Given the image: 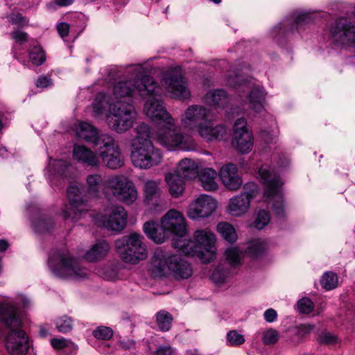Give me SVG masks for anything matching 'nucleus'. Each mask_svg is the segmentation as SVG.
Instances as JSON below:
<instances>
[{
  "mask_svg": "<svg viewBox=\"0 0 355 355\" xmlns=\"http://www.w3.org/2000/svg\"><path fill=\"white\" fill-rule=\"evenodd\" d=\"M22 324L19 304L13 301H0V338H4L6 347L12 355H24L28 352V338Z\"/></svg>",
  "mask_w": 355,
  "mask_h": 355,
  "instance_id": "nucleus-1",
  "label": "nucleus"
},
{
  "mask_svg": "<svg viewBox=\"0 0 355 355\" xmlns=\"http://www.w3.org/2000/svg\"><path fill=\"white\" fill-rule=\"evenodd\" d=\"M136 135L131 141V161L135 167L148 169L162 162V153L154 146L148 125L141 123L135 128Z\"/></svg>",
  "mask_w": 355,
  "mask_h": 355,
  "instance_id": "nucleus-2",
  "label": "nucleus"
},
{
  "mask_svg": "<svg viewBox=\"0 0 355 355\" xmlns=\"http://www.w3.org/2000/svg\"><path fill=\"white\" fill-rule=\"evenodd\" d=\"M151 272L154 277L173 276L175 279H188L193 274L191 265L180 254H169L157 250L151 259Z\"/></svg>",
  "mask_w": 355,
  "mask_h": 355,
  "instance_id": "nucleus-3",
  "label": "nucleus"
},
{
  "mask_svg": "<svg viewBox=\"0 0 355 355\" xmlns=\"http://www.w3.org/2000/svg\"><path fill=\"white\" fill-rule=\"evenodd\" d=\"M162 226L153 221L146 222L144 225V231L146 235L157 243H162L166 239V234L171 233L176 236L173 245L179 239H184L187 233L185 219L183 214L179 211L170 209L162 217Z\"/></svg>",
  "mask_w": 355,
  "mask_h": 355,
  "instance_id": "nucleus-4",
  "label": "nucleus"
},
{
  "mask_svg": "<svg viewBox=\"0 0 355 355\" xmlns=\"http://www.w3.org/2000/svg\"><path fill=\"white\" fill-rule=\"evenodd\" d=\"M216 236L207 228L194 232L193 240L179 239L173 244L175 248L179 249L187 255L197 257L204 263H209L215 258Z\"/></svg>",
  "mask_w": 355,
  "mask_h": 355,
  "instance_id": "nucleus-5",
  "label": "nucleus"
},
{
  "mask_svg": "<svg viewBox=\"0 0 355 355\" xmlns=\"http://www.w3.org/2000/svg\"><path fill=\"white\" fill-rule=\"evenodd\" d=\"M159 87L154 78L149 75H142L137 78L121 80L113 87V96L119 100L153 96L159 93Z\"/></svg>",
  "mask_w": 355,
  "mask_h": 355,
  "instance_id": "nucleus-6",
  "label": "nucleus"
},
{
  "mask_svg": "<svg viewBox=\"0 0 355 355\" xmlns=\"http://www.w3.org/2000/svg\"><path fill=\"white\" fill-rule=\"evenodd\" d=\"M49 261L50 267L58 276L78 279L87 275V270L80 266L78 261L66 248L52 252Z\"/></svg>",
  "mask_w": 355,
  "mask_h": 355,
  "instance_id": "nucleus-7",
  "label": "nucleus"
},
{
  "mask_svg": "<svg viewBox=\"0 0 355 355\" xmlns=\"http://www.w3.org/2000/svg\"><path fill=\"white\" fill-rule=\"evenodd\" d=\"M153 137L162 146L169 150H191L195 147L192 139L187 137L175 124L173 118V125L164 123L153 135Z\"/></svg>",
  "mask_w": 355,
  "mask_h": 355,
  "instance_id": "nucleus-8",
  "label": "nucleus"
},
{
  "mask_svg": "<svg viewBox=\"0 0 355 355\" xmlns=\"http://www.w3.org/2000/svg\"><path fill=\"white\" fill-rule=\"evenodd\" d=\"M137 119V114L132 103L117 101L110 107L107 121L110 129L123 133L133 126Z\"/></svg>",
  "mask_w": 355,
  "mask_h": 355,
  "instance_id": "nucleus-9",
  "label": "nucleus"
},
{
  "mask_svg": "<svg viewBox=\"0 0 355 355\" xmlns=\"http://www.w3.org/2000/svg\"><path fill=\"white\" fill-rule=\"evenodd\" d=\"M141 239L139 234L132 233L115 241L116 252L123 261L137 264L147 257L146 248Z\"/></svg>",
  "mask_w": 355,
  "mask_h": 355,
  "instance_id": "nucleus-10",
  "label": "nucleus"
},
{
  "mask_svg": "<svg viewBox=\"0 0 355 355\" xmlns=\"http://www.w3.org/2000/svg\"><path fill=\"white\" fill-rule=\"evenodd\" d=\"M259 174L264 184V196L270 200H275L272 207L275 214L283 216L284 213V205L282 193L283 185L279 175L272 173L266 168H260Z\"/></svg>",
  "mask_w": 355,
  "mask_h": 355,
  "instance_id": "nucleus-11",
  "label": "nucleus"
},
{
  "mask_svg": "<svg viewBox=\"0 0 355 355\" xmlns=\"http://www.w3.org/2000/svg\"><path fill=\"white\" fill-rule=\"evenodd\" d=\"M105 185L116 200L125 205H132L137 199L138 192L135 184L125 175L110 177Z\"/></svg>",
  "mask_w": 355,
  "mask_h": 355,
  "instance_id": "nucleus-12",
  "label": "nucleus"
},
{
  "mask_svg": "<svg viewBox=\"0 0 355 355\" xmlns=\"http://www.w3.org/2000/svg\"><path fill=\"white\" fill-rule=\"evenodd\" d=\"M69 205L62 210L65 220L69 219L76 223L83 218L89 210L87 199L83 198L82 191L76 185H70L67 188Z\"/></svg>",
  "mask_w": 355,
  "mask_h": 355,
  "instance_id": "nucleus-13",
  "label": "nucleus"
},
{
  "mask_svg": "<svg viewBox=\"0 0 355 355\" xmlns=\"http://www.w3.org/2000/svg\"><path fill=\"white\" fill-rule=\"evenodd\" d=\"M106 214H97L96 223L113 232H121L127 225L128 213L121 205H115L106 210Z\"/></svg>",
  "mask_w": 355,
  "mask_h": 355,
  "instance_id": "nucleus-14",
  "label": "nucleus"
},
{
  "mask_svg": "<svg viewBox=\"0 0 355 355\" xmlns=\"http://www.w3.org/2000/svg\"><path fill=\"white\" fill-rule=\"evenodd\" d=\"M162 83L175 97L188 98L190 96L187 82L180 67H175L166 71L164 74Z\"/></svg>",
  "mask_w": 355,
  "mask_h": 355,
  "instance_id": "nucleus-15",
  "label": "nucleus"
},
{
  "mask_svg": "<svg viewBox=\"0 0 355 355\" xmlns=\"http://www.w3.org/2000/svg\"><path fill=\"white\" fill-rule=\"evenodd\" d=\"M232 144L241 153L250 152L253 146L252 132L247 126V121L243 118L237 119L234 122Z\"/></svg>",
  "mask_w": 355,
  "mask_h": 355,
  "instance_id": "nucleus-16",
  "label": "nucleus"
},
{
  "mask_svg": "<svg viewBox=\"0 0 355 355\" xmlns=\"http://www.w3.org/2000/svg\"><path fill=\"white\" fill-rule=\"evenodd\" d=\"M217 202L211 196L202 194L190 204L187 216L196 220L209 216L216 209Z\"/></svg>",
  "mask_w": 355,
  "mask_h": 355,
  "instance_id": "nucleus-17",
  "label": "nucleus"
},
{
  "mask_svg": "<svg viewBox=\"0 0 355 355\" xmlns=\"http://www.w3.org/2000/svg\"><path fill=\"white\" fill-rule=\"evenodd\" d=\"M209 110L198 105H190L181 116L182 126L187 130L198 128L209 116Z\"/></svg>",
  "mask_w": 355,
  "mask_h": 355,
  "instance_id": "nucleus-18",
  "label": "nucleus"
},
{
  "mask_svg": "<svg viewBox=\"0 0 355 355\" xmlns=\"http://www.w3.org/2000/svg\"><path fill=\"white\" fill-rule=\"evenodd\" d=\"M144 111L153 122L173 125L171 114L166 110L162 102L155 98L146 102Z\"/></svg>",
  "mask_w": 355,
  "mask_h": 355,
  "instance_id": "nucleus-19",
  "label": "nucleus"
},
{
  "mask_svg": "<svg viewBox=\"0 0 355 355\" xmlns=\"http://www.w3.org/2000/svg\"><path fill=\"white\" fill-rule=\"evenodd\" d=\"M250 190L241 193L239 196L232 198L228 205L229 213L234 216H240L246 213L249 209L250 201L257 193V185L250 184Z\"/></svg>",
  "mask_w": 355,
  "mask_h": 355,
  "instance_id": "nucleus-20",
  "label": "nucleus"
},
{
  "mask_svg": "<svg viewBox=\"0 0 355 355\" xmlns=\"http://www.w3.org/2000/svg\"><path fill=\"white\" fill-rule=\"evenodd\" d=\"M226 132L227 129L224 125L215 123L212 120L206 119L198 128L200 137L208 142L223 139Z\"/></svg>",
  "mask_w": 355,
  "mask_h": 355,
  "instance_id": "nucleus-21",
  "label": "nucleus"
},
{
  "mask_svg": "<svg viewBox=\"0 0 355 355\" xmlns=\"http://www.w3.org/2000/svg\"><path fill=\"white\" fill-rule=\"evenodd\" d=\"M162 193L159 182L152 180L146 181L144 185V203L155 209L162 207Z\"/></svg>",
  "mask_w": 355,
  "mask_h": 355,
  "instance_id": "nucleus-22",
  "label": "nucleus"
},
{
  "mask_svg": "<svg viewBox=\"0 0 355 355\" xmlns=\"http://www.w3.org/2000/svg\"><path fill=\"white\" fill-rule=\"evenodd\" d=\"M219 175L223 184L230 190L236 191L242 184L241 178L238 175L236 165L227 164L220 170Z\"/></svg>",
  "mask_w": 355,
  "mask_h": 355,
  "instance_id": "nucleus-23",
  "label": "nucleus"
},
{
  "mask_svg": "<svg viewBox=\"0 0 355 355\" xmlns=\"http://www.w3.org/2000/svg\"><path fill=\"white\" fill-rule=\"evenodd\" d=\"M185 179L178 173H168L165 175L164 180L170 195L178 198L182 196L185 190Z\"/></svg>",
  "mask_w": 355,
  "mask_h": 355,
  "instance_id": "nucleus-24",
  "label": "nucleus"
},
{
  "mask_svg": "<svg viewBox=\"0 0 355 355\" xmlns=\"http://www.w3.org/2000/svg\"><path fill=\"white\" fill-rule=\"evenodd\" d=\"M73 158L78 162L89 166H98L99 160L96 155L85 146L76 145L73 150Z\"/></svg>",
  "mask_w": 355,
  "mask_h": 355,
  "instance_id": "nucleus-25",
  "label": "nucleus"
},
{
  "mask_svg": "<svg viewBox=\"0 0 355 355\" xmlns=\"http://www.w3.org/2000/svg\"><path fill=\"white\" fill-rule=\"evenodd\" d=\"M205 103L216 108H224L230 101L227 92L223 89H215L206 94Z\"/></svg>",
  "mask_w": 355,
  "mask_h": 355,
  "instance_id": "nucleus-26",
  "label": "nucleus"
},
{
  "mask_svg": "<svg viewBox=\"0 0 355 355\" xmlns=\"http://www.w3.org/2000/svg\"><path fill=\"white\" fill-rule=\"evenodd\" d=\"M110 250V245L105 241H98L88 250L85 258L91 262H94L103 259Z\"/></svg>",
  "mask_w": 355,
  "mask_h": 355,
  "instance_id": "nucleus-27",
  "label": "nucleus"
},
{
  "mask_svg": "<svg viewBox=\"0 0 355 355\" xmlns=\"http://www.w3.org/2000/svg\"><path fill=\"white\" fill-rule=\"evenodd\" d=\"M217 173L211 168L202 169L199 174V180L205 190L214 191L218 189V184L216 181Z\"/></svg>",
  "mask_w": 355,
  "mask_h": 355,
  "instance_id": "nucleus-28",
  "label": "nucleus"
},
{
  "mask_svg": "<svg viewBox=\"0 0 355 355\" xmlns=\"http://www.w3.org/2000/svg\"><path fill=\"white\" fill-rule=\"evenodd\" d=\"M87 194L89 197L98 198L103 187V178L100 174L89 175L86 179Z\"/></svg>",
  "mask_w": 355,
  "mask_h": 355,
  "instance_id": "nucleus-29",
  "label": "nucleus"
},
{
  "mask_svg": "<svg viewBox=\"0 0 355 355\" xmlns=\"http://www.w3.org/2000/svg\"><path fill=\"white\" fill-rule=\"evenodd\" d=\"M100 157L104 164L111 169H116L123 165V159L119 148L115 150L112 149L108 153L102 152Z\"/></svg>",
  "mask_w": 355,
  "mask_h": 355,
  "instance_id": "nucleus-30",
  "label": "nucleus"
},
{
  "mask_svg": "<svg viewBox=\"0 0 355 355\" xmlns=\"http://www.w3.org/2000/svg\"><path fill=\"white\" fill-rule=\"evenodd\" d=\"M77 136L93 144L98 136V130L87 122H81L76 128Z\"/></svg>",
  "mask_w": 355,
  "mask_h": 355,
  "instance_id": "nucleus-31",
  "label": "nucleus"
},
{
  "mask_svg": "<svg viewBox=\"0 0 355 355\" xmlns=\"http://www.w3.org/2000/svg\"><path fill=\"white\" fill-rule=\"evenodd\" d=\"M198 169V165L194 160L184 158L180 161L174 173H178L181 174L182 177L187 179L195 175Z\"/></svg>",
  "mask_w": 355,
  "mask_h": 355,
  "instance_id": "nucleus-32",
  "label": "nucleus"
},
{
  "mask_svg": "<svg viewBox=\"0 0 355 355\" xmlns=\"http://www.w3.org/2000/svg\"><path fill=\"white\" fill-rule=\"evenodd\" d=\"M93 144L98 147L99 156L101 155L102 152L108 153L112 149L115 150L119 148L114 138L107 134L98 135Z\"/></svg>",
  "mask_w": 355,
  "mask_h": 355,
  "instance_id": "nucleus-33",
  "label": "nucleus"
},
{
  "mask_svg": "<svg viewBox=\"0 0 355 355\" xmlns=\"http://www.w3.org/2000/svg\"><path fill=\"white\" fill-rule=\"evenodd\" d=\"M30 61L36 66L42 65L46 60V56L42 47L34 41L28 50Z\"/></svg>",
  "mask_w": 355,
  "mask_h": 355,
  "instance_id": "nucleus-34",
  "label": "nucleus"
},
{
  "mask_svg": "<svg viewBox=\"0 0 355 355\" xmlns=\"http://www.w3.org/2000/svg\"><path fill=\"white\" fill-rule=\"evenodd\" d=\"M156 322L159 329L162 331H168L171 329L173 320V315L165 310L157 313Z\"/></svg>",
  "mask_w": 355,
  "mask_h": 355,
  "instance_id": "nucleus-35",
  "label": "nucleus"
},
{
  "mask_svg": "<svg viewBox=\"0 0 355 355\" xmlns=\"http://www.w3.org/2000/svg\"><path fill=\"white\" fill-rule=\"evenodd\" d=\"M262 92L258 88L252 89L249 94L250 107L256 112H260L263 107Z\"/></svg>",
  "mask_w": 355,
  "mask_h": 355,
  "instance_id": "nucleus-36",
  "label": "nucleus"
},
{
  "mask_svg": "<svg viewBox=\"0 0 355 355\" xmlns=\"http://www.w3.org/2000/svg\"><path fill=\"white\" fill-rule=\"evenodd\" d=\"M217 230L222 237L230 243L236 241L237 239L236 231L234 227L227 223H219L217 225Z\"/></svg>",
  "mask_w": 355,
  "mask_h": 355,
  "instance_id": "nucleus-37",
  "label": "nucleus"
},
{
  "mask_svg": "<svg viewBox=\"0 0 355 355\" xmlns=\"http://www.w3.org/2000/svg\"><path fill=\"white\" fill-rule=\"evenodd\" d=\"M320 284L326 291L336 288L338 286L337 274L331 271L325 272L321 277Z\"/></svg>",
  "mask_w": 355,
  "mask_h": 355,
  "instance_id": "nucleus-38",
  "label": "nucleus"
},
{
  "mask_svg": "<svg viewBox=\"0 0 355 355\" xmlns=\"http://www.w3.org/2000/svg\"><path fill=\"white\" fill-rule=\"evenodd\" d=\"M55 326L60 332L62 334L68 333L73 329L72 320L67 315L61 316L56 319Z\"/></svg>",
  "mask_w": 355,
  "mask_h": 355,
  "instance_id": "nucleus-39",
  "label": "nucleus"
},
{
  "mask_svg": "<svg viewBox=\"0 0 355 355\" xmlns=\"http://www.w3.org/2000/svg\"><path fill=\"white\" fill-rule=\"evenodd\" d=\"M267 248L266 242L256 240L251 242L248 247V252L253 257H257L262 254Z\"/></svg>",
  "mask_w": 355,
  "mask_h": 355,
  "instance_id": "nucleus-40",
  "label": "nucleus"
},
{
  "mask_svg": "<svg viewBox=\"0 0 355 355\" xmlns=\"http://www.w3.org/2000/svg\"><path fill=\"white\" fill-rule=\"evenodd\" d=\"M92 335L96 339L109 340L113 336V331L110 327L99 326L93 330Z\"/></svg>",
  "mask_w": 355,
  "mask_h": 355,
  "instance_id": "nucleus-41",
  "label": "nucleus"
},
{
  "mask_svg": "<svg viewBox=\"0 0 355 355\" xmlns=\"http://www.w3.org/2000/svg\"><path fill=\"white\" fill-rule=\"evenodd\" d=\"M227 342L229 346H239L244 343L245 338L242 334H239L236 330H231L227 334Z\"/></svg>",
  "mask_w": 355,
  "mask_h": 355,
  "instance_id": "nucleus-42",
  "label": "nucleus"
},
{
  "mask_svg": "<svg viewBox=\"0 0 355 355\" xmlns=\"http://www.w3.org/2000/svg\"><path fill=\"white\" fill-rule=\"evenodd\" d=\"M270 221V215L265 210H260L257 213V216L254 220V227L258 230L264 228Z\"/></svg>",
  "mask_w": 355,
  "mask_h": 355,
  "instance_id": "nucleus-43",
  "label": "nucleus"
},
{
  "mask_svg": "<svg viewBox=\"0 0 355 355\" xmlns=\"http://www.w3.org/2000/svg\"><path fill=\"white\" fill-rule=\"evenodd\" d=\"M8 19L10 23L17 26L19 28H23L27 26L28 24V19L19 12L11 13L8 16Z\"/></svg>",
  "mask_w": 355,
  "mask_h": 355,
  "instance_id": "nucleus-44",
  "label": "nucleus"
},
{
  "mask_svg": "<svg viewBox=\"0 0 355 355\" xmlns=\"http://www.w3.org/2000/svg\"><path fill=\"white\" fill-rule=\"evenodd\" d=\"M53 164L55 172L63 177H67L69 171L72 168L69 162L64 160H56Z\"/></svg>",
  "mask_w": 355,
  "mask_h": 355,
  "instance_id": "nucleus-45",
  "label": "nucleus"
},
{
  "mask_svg": "<svg viewBox=\"0 0 355 355\" xmlns=\"http://www.w3.org/2000/svg\"><path fill=\"white\" fill-rule=\"evenodd\" d=\"M226 259L232 265H236L240 262L241 254L239 250L236 248H231L225 251Z\"/></svg>",
  "mask_w": 355,
  "mask_h": 355,
  "instance_id": "nucleus-46",
  "label": "nucleus"
},
{
  "mask_svg": "<svg viewBox=\"0 0 355 355\" xmlns=\"http://www.w3.org/2000/svg\"><path fill=\"white\" fill-rule=\"evenodd\" d=\"M298 310L302 313H309L313 309V302L308 297H303L297 302Z\"/></svg>",
  "mask_w": 355,
  "mask_h": 355,
  "instance_id": "nucleus-47",
  "label": "nucleus"
},
{
  "mask_svg": "<svg viewBox=\"0 0 355 355\" xmlns=\"http://www.w3.org/2000/svg\"><path fill=\"white\" fill-rule=\"evenodd\" d=\"M279 340L278 332L272 329H270L263 334V342L265 345H274Z\"/></svg>",
  "mask_w": 355,
  "mask_h": 355,
  "instance_id": "nucleus-48",
  "label": "nucleus"
},
{
  "mask_svg": "<svg viewBox=\"0 0 355 355\" xmlns=\"http://www.w3.org/2000/svg\"><path fill=\"white\" fill-rule=\"evenodd\" d=\"M313 21L312 17L309 14L302 13L297 15L295 19L297 28H301L304 25H308Z\"/></svg>",
  "mask_w": 355,
  "mask_h": 355,
  "instance_id": "nucleus-49",
  "label": "nucleus"
},
{
  "mask_svg": "<svg viewBox=\"0 0 355 355\" xmlns=\"http://www.w3.org/2000/svg\"><path fill=\"white\" fill-rule=\"evenodd\" d=\"M10 35L12 40L19 44H22L28 40V34L19 29L14 30L10 33Z\"/></svg>",
  "mask_w": 355,
  "mask_h": 355,
  "instance_id": "nucleus-50",
  "label": "nucleus"
},
{
  "mask_svg": "<svg viewBox=\"0 0 355 355\" xmlns=\"http://www.w3.org/2000/svg\"><path fill=\"white\" fill-rule=\"evenodd\" d=\"M69 340L64 338H53L51 340V345L55 350H64Z\"/></svg>",
  "mask_w": 355,
  "mask_h": 355,
  "instance_id": "nucleus-51",
  "label": "nucleus"
},
{
  "mask_svg": "<svg viewBox=\"0 0 355 355\" xmlns=\"http://www.w3.org/2000/svg\"><path fill=\"white\" fill-rule=\"evenodd\" d=\"M314 329L311 324H302L297 327L296 336L301 340L307 336Z\"/></svg>",
  "mask_w": 355,
  "mask_h": 355,
  "instance_id": "nucleus-52",
  "label": "nucleus"
},
{
  "mask_svg": "<svg viewBox=\"0 0 355 355\" xmlns=\"http://www.w3.org/2000/svg\"><path fill=\"white\" fill-rule=\"evenodd\" d=\"M337 338L330 333H323L320 335L319 342L321 344L330 345L336 342Z\"/></svg>",
  "mask_w": 355,
  "mask_h": 355,
  "instance_id": "nucleus-53",
  "label": "nucleus"
},
{
  "mask_svg": "<svg viewBox=\"0 0 355 355\" xmlns=\"http://www.w3.org/2000/svg\"><path fill=\"white\" fill-rule=\"evenodd\" d=\"M263 317L266 322H272L277 319V313L273 309H268L264 312Z\"/></svg>",
  "mask_w": 355,
  "mask_h": 355,
  "instance_id": "nucleus-54",
  "label": "nucleus"
},
{
  "mask_svg": "<svg viewBox=\"0 0 355 355\" xmlns=\"http://www.w3.org/2000/svg\"><path fill=\"white\" fill-rule=\"evenodd\" d=\"M78 345L69 340L67 343V346H66L64 350H65V354L67 355H75L78 351Z\"/></svg>",
  "mask_w": 355,
  "mask_h": 355,
  "instance_id": "nucleus-55",
  "label": "nucleus"
},
{
  "mask_svg": "<svg viewBox=\"0 0 355 355\" xmlns=\"http://www.w3.org/2000/svg\"><path fill=\"white\" fill-rule=\"evenodd\" d=\"M58 31L62 37H64L68 35L69 32V25L67 23L62 22L57 26Z\"/></svg>",
  "mask_w": 355,
  "mask_h": 355,
  "instance_id": "nucleus-56",
  "label": "nucleus"
},
{
  "mask_svg": "<svg viewBox=\"0 0 355 355\" xmlns=\"http://www.w3.org/2000/svg\"><path fill=\"white\" fill-rule=\"evenodd\" d=\"M173 350L169 346L160 347L156 352V355H173Z\"/></svg>",
  "mask_w": 355,
  "mask_h": 355,
  "instance_id": "nucleus-57",
  "label": "nucleus"
},
{
  "mask_svg": "<svg viewBox=\"0 0 355 355\" xmlns=\"http://www.w3.org/2000/svg\"><path fill=\"white\" fill-rule=\"evenodd\" d=\"M49 79L46 77L42 76L37 80V86L38 87H46L48 86Z\"/></svg>",
  "mask_w": 355,
  "mask_h": 355,
  "instance_id": "nucleus-58",
  "label": "nucleus"
},
{
  "mask_svg": "<svg viewBox=\"0 0 355 355\" xmlns=\"http://www.w3.org/2000/svg\"><path fill=\"white\" fill-rule=\"evenodd\" d=\"M261 137H262L263 139H264V141L266 143H271L275 139V138L270 137L267 131H263L261 133Z\"/></svg>",
  "mask_w": 355,
  "mask_h": 355,
  "instance_id": "nucleus-59",
  "label": "nucleus"
},
{
  "mask_svg": "<svg viewBox=\"0 0 355 355\" xmlns=\"http://www.w3.org/2000/svg\"><path fill=\"white\" fill-rule=\"evenodd\" d=\"M56 3L60 6H67L71 4L74 0H55Z\"/></svg>",
  "mask_w": 355,
  "mask_h": 355,
  "instance_id": "nucleus-60",
  "label": "nucleus"
},
{
  "mask_svg": "<svg viewBox=\"0 0 355 355\" xmlns=\"http://www.w3.org/2000/svg\"><path fill=\"white\" fill-rule=\"evenodd\" d=\"M8 248V243L6 240L0 239V252H4Z\"/></svg>",
  "mask_w": 355,
  "mask_h": 355,
  "instance_id": "nucleus-61",
  "label": "nucleus"
},
{
  "mask_svg": "<svg viewBox=\"0 0 355 355\" xmlns=\"http://www.w3.org/2000/svg\"><path fill=\"white\" fill-rule=\"evenodd\" d=\"M40 336L42 338H45L49 335V330L44 327H41L39 331Z\"/></svg>",
  "mask_w": 355,
  "mask_h": 355,
  "instance_id": "nucleus-62",
  "label": "nucleus"
},
{
  "mask_svg": "<svg viewBox=\"0 0 355 355\" xmlns=\"http://www.w3.org/2000/svg\"><path fill=\"white\" fill-rule=\"evenodd\" d=\"M212 278H213V279H214L215 282H223V277L219 278V279H217V278L216 277V273H214V274L212 275Z\"/></svg>",
  "mask_w": 355,
  "mask_h": 355,
  "instance_id": "nucleus-63",
  "label": "nucleus"
},
{
  "mask_svg": "<svg viewBox=\"0 0 355 355\" xmlns=\"http://www.w3.org/2000/svg\"><path fill=\"white\" fill-rule=\"evenodd\" d=\"M2 118H3V114L1 112H0V131L1 130V129L3 127V125L2 123Z\"/></svg>",
  "mask_w": 355,
  "mask_h": 355,
  "instance_id": "nucleus-64",
  "label": "nucleus"
}]
</instances>
